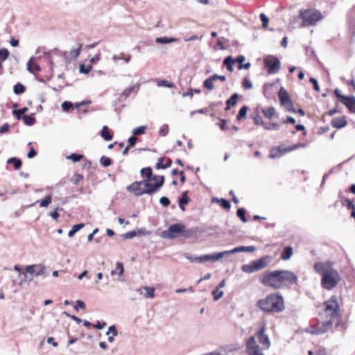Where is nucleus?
<instances>
[{
  "mask_svg": "<svg viewBox=\"0 0 355 355\" xmlns=\"http://www.w3.org/2000/svg\"><path fill=\"white\" fill-rule=\"evenodd\" d=\"M139 88L140 84H136L131 87H127L123 90L121 96L127 98L131 95V94H137V92L139 90Z\"/></svg>",
  "mask_w": 355,
  "mask_h": 355,
  "instance_id": "obj_22",
  "label": "nucleus"
},
{
  "mask_svg": "<svg viewBox=\"0 0 355 355\" xmlns=\"http://www.w3.org/2000/svg\"><path fill=\"white\" fill-rule=\"evenodd\" d=\"M149 180L136 181L126 187V190L134 194L135 196H139L144 194H153L158 185L153 187L148 184Z\"/></svg>",
  "mask_w": 355,
  "mask_h": 355,
  "instance_id": "obj_5",
  "label": "nucleus"
},
{
  "mask_svg": "<svg viewBox=\"0 0 355 355\" xmlns=\"http://www.w3.org/2000/svg\"><path fill=\"white\" fill-rule=\"evenodd\" d=\"M84 177L83 175L79 173H75L71 178L70 182L73 184H78L80 181L83 180Z\"/></svg>",
  "mask_w": 355,
  "mask_h": 355,
  "instance_id": "obj_38",
  "label": "nucleus"
},
{
  "mask_svg": "<svg viewBox=\"0 0 355 355\" xmlns=\"http://www.w3.org/2000/svg\"><path fill=\"white\" fill-rule=\"evenodd\" d=\"M256 250V248L253 245L252 246H239L233 250L223 251V256L225 254H230L236 252H253Z\"/></svg>",
  "mask_w": 355,
  "mask_h": 355,
  "instance_id": "obj_17",
  "label": "nucleus"
},
{
  "mask_svg": "<svg viewBox=\"0 0 355 355\" xmlns=\"http://www.w3.org/2000/svg\"><path fill=\"white\" fill-rule=\"evenodd\" d=\"M257 306L264 312L279 313L284 310L283 297L277 294H270L257 301Z\"/></svg>",
  "mask_w": 355,
  "mask_h": 355,
  "instance_id": "obj_2",
  "label": "nucleus"
},
{
  "mask_svg": "<svg viewBox=\"0 0 355 355\" xmlns=\"http://www.w3.org/2000/svg\"><path fill=\"white\" fill-rule=\"evenodd\" d=\"M278 275V270L268 271L260 275L259 281L266 286L272 287L275 289L281 288V284L279 283Z\"/></svg>",
  "mask_w": 355,
  "mask_h": 355,
  "instance_id": "obj_7",
  "label": "nucleus"
},
{
  "mask_svg": "<svg viewBox=\"0 0 355 355\" xmlns=\"http://www.w3.org/2000/svg\"><path fill=\"white\" fill-rule=\"evenodd\" d=\"M140 173L143 178H146V179H149L154 176L153 175V172L150 167L141 168L140 171Z\"/></svg>",
  "mask_w": 355,
  "mask_h": 355,
  "instance_id": "obj_31",
  "label": "nucleus"
},
{
  "mask_svg": "<svg viewBox=\"0 0 355 355\" xmlns=\"http://www.w3.org/2000/svg\"><path fill=\"white\" fill-rule=\"evenodd\" d=\"M266 327L265 326H262L259 331L257 333V338L259 342L263 345L266 348H269L270 345V342L268 336L265 334Z\"/></svg>",
  "mask_w": 355,
  "mask_h": 355,
  "instance_id": "obj_15",
  "label": "nucleus"
},
{
  "mask_svg": "<svg viewBox=\"0 0 355 355\" xmlns=\"http://www.w3.org/2000/svg\"><path fill=\"white\" fill-rule=\"evenodd\" d=\"M334 94L336 95V96L338 98V99L339 100V101L341 103L343 100H346V96H343L340 94V91L339 89H336L334 90Z\"/></svg>",
  "mask_w": 355,
  "mask_h": 355,
  "instance_id": "obj_56",
  "label": "nucleus"
},
{
  "mask_svg": "<svg viewBox=\"0 0 355 355\" xmlns=\"http://www.w3.org/2000/svg\"><path fill=\"white\" fill-rule=\"evenodd\" d=\"M343 205L346 206L347 207V209H354V205L352 202V200H350L349 199H345L343 201Z\"/></svg>",
  "mask_w": 355,
  "mask_h": 355,
  "instance_id": "obj_54",
  "label": "nucleus"
},
{
  "mask_svg": "<svg viewBox=\"0 0 355 355\" xmlns=\"http://www.w3.org/2000/svg\"><path fill=\"white\" fill-rule=\"evenodd\" d=\"M335 322V321L330 319H327L325 322H320L316 325L318 331L315 332L318 333V334H323L328 331Z\"/></svg>",
  "mask_w": 355,
  "mask_h": 355,
  "instance_id": "obj_16",
  "label": "nucleus"
},
{
  "mask_svg": "<svg viewBox=\"0 0 355 355\" xmlns=\"http://www.w3.org/2000/svg\"><path fill=\"white\" fill-rule=\"evenodd\" d=\"M75 309L77 310L78 309H81L83 310L85 309V304L84 302L81 301V300H77L76 302Z\"/></svg>",
  "mask_w": 355,
  "mask_h": 355,
  "instance_id": "obj_58",
  "label": "nucleus"
},
{
  "mask_svg": "<svg viewBox=\"0 0 355 355\" xmlns=\"http://www.w3.org/2000/svg\"><path fill=\"white\" fill-rule=\"evenodd\" d=\"M246 351L248 355H264L258 345L256 344L254 336L249 338L246 342Z\"/></svg>",
  "mask_w": 355,
  "mask_h": 355,
  "instance_id": "obj_13",
  "label": "nucleus"
},
{
  "mask_svg": "<svg viewBox=\"0 0 355 355\" xmlns=\"http://www.w3.org/2000/svg\"><path fill=\"white\" fill-rule=\"evenodd\" d=\"M124 272L123 265L121 262H117L116 265V270H112L111 274L112 275L118 273L119 275H122Z\"/></svg>",
  "mask_w": 355,
  "mask_h": 355,
  "instance_id": "obj_36",
  "label": "nucleus"
},
{
  "mask_svg": "<svg viewBox=\"0 0 355 355\" xmlns=\"http://www.w3.org/2000/svg\"><path fill=\"white\" fill-rule=\"evenodd\" d=\"M27 69L31 73H37L41 71V68L34 58H31L27 62Z\"/></svg>",
  "mask_w": 355,
  "mask_h": 355,
  "instance_id": "obj_19",
  "label": "nucleus"
},
{
  "mask_svg": "<svg viewBox=\"0 0 355 355\" xmlns=\"http://www.w3.org/2000/svg\"><path fill=\"white\" fill-rule=\"evenodd\" d=\"M22 119L24 122L28 125H32L35 123V118L28 115H24L22 116Z\"/></svg>",
  "mask_w": 355,
  "mask_h": 355,
  "instance_id": "obj_41",
  "label": "nucleus"
},
{
  "mask_svg": "<svg viewBox=\"0 0 355 355\" xmlns=\"http://www.w3.org/2000/svg\"><path fill=\"white\" fill-rule=\"evenodd\" d=\"M146 129V126H140L137 128H135L132 130V133L135 135H143L145 133V130Z\"/></svg>",
  "mask_w": 355,
  "mask_h": 355,
  "instance_id": "obj_49",
  "label": "nucleus"
},
{
  "mask_svg": "<svg viewBox=\"0 0 355 355\" xmlns=\"http://www.w3.org/2000/svg\"><path fill=\"white\" fill-rule=\"evenodd\" d=\"M10 53L7 49H0V61L3 62L9 57Z\"/></svg>",
  "mask_w": 355,
  "mask_h": 355,
  "instance_id": "obj_40",
  "label": "nucleus"
},
{
  "mask_svg": "<svg viewBox=\"0 0 355 355\" xmlns=\"http://www.w3.org/2000/svg\"><path fill=\"white\" fill-rule=\"evenodd\" d=\"M26 87L21 83H17L14 86V92L16 94H20L25 92Z\"/></svg>",
  "mask_w": 355,
  "mask_h": 355,
  "instance_id": "obj_43",
  "label": "nucleus"
},
{
  "mask_svg": "<svg viewBox=\"0 0 355 355\" xmlns=\"http://www.w3.org/2000/svg\"><path fill=\"white\" fill-rule=\"evenodd\" d=\"M101 136L105 140V141H111L113 139V135L111 132V130L107 125H104L102 128L101 132Z\"/></svg>",
  "mask_w": 355,
  "mask_h": 355,
  "instance_id": "obj_24",
  "label": "nucleus"
},
{
  "mask_svg": "<svg viewBox=\"0 0 355 355\" xmlns=\"http://www.w3.org/2000/svg\"><path fill=\"white\" fill-rule=\"evenodd\" d=\"M131 59L130 55H125L123 53H121L119 55H114L112 57V60L116 62L119 60H123L126 63L129 62Z\"/></svg>",
  "mask_w": 355,
  "mask_h": 355,
  "instance_id": "obj_32",
  "label": "nucleus"
},
{
  "mask_svg": "<svg viewBox=\"0 0 355 355\" xmlns=\"http://www.w3.org/2000/svg\"><path fill=\"white\" fill-rule=\"evenodd\" d=\"M343 104H344L349 112L352 113H355V96H346V100H343L341 102Z\"/></svg>",
  "mask_w": 355,
  "mask_h": 355,
  "instance_id": "obj_20",
  "label": "nucleus"
},
{
  "mask_svg": "<svg viewBox=\"0 0 355 355\" xmlns=\"http://www.w3.org/2000/svg\"><path fill=\"white\" fill-rule=\"evenodd\" d=\"M242 86L245 89H250L252 88V84L251 81L247 78H244V80H243Z\"/></svg>",
  "mask_w": 355,
  "mask_h": 355,
  "instance_id": "obj_51",
  "label": "nucleus"
},
{
  "mask_svg": "<svg viewBox=\"0 0 355 355\" xmlns=\"http://www.w3.org/2000/svg\"><path fill=\"white\" fill-rule=\"evenodd\" d=\"M309 81L313 85L314 90L319 91L320 87H319L317 80L314 78H311Z\"/></svg>",
  "mask_w": 355,
  "mask_h": 355,
  "instance_id": "obj_62",
  "label": "nucleus"
},
{
  "mask_svg": "<svg viewBox=\"0 0 355 355\" xmlns=\"http://www.w3.org/2000/svg\"><path fill=\"white\" fill-rule=\"evenodd\" d=\"M300 17L303 19L302 26H308L314 25L320 19V12L313 10L300 11Z\"/></svg>",
  "mask_w": 355,
  "mask_h": 355,
  "instance_id": "obj_8",
  "label": "nucleus"
},
{
  "mask_svg": "<svg viewBox=\"0 0 355 355\" xmlns=\"http://www.w3.org/2000/svg\"><path fill=\"white\" fill-rule=\"evenodd\" d=\"M264 116L268 119H272L275 114V109L273 107H269L263 110Z\"/></svg>",
  "mask_w": 355,
  "mask_h": 355,
  "instance_id": "obj_34",
  "label": "nucleus"
},
{
  "mask_svg": "<svg viewBox=\"0 0 355 355\" xmlns=\"http://www.w3.org/2000/svg\"><path fill=\"white\" fill-rule=\"evenodd\" d=\"M324 314L326 318L335 321L336 325L338 326L340 319V314L337 297L332 295L329 300L324 302Z\"/></svg>",
  "mask_w": 355,
  "mask_h": 355,
  "instance_id": "obj_4",
  "label": "nucleus"
},
{
  "mask_svg": "<svg viewBox=\"0 0 355 355\" xmlns=\"http://www.w3.org/2000/svg\"><path fill=\"white\" fill-rule=\"evenodd\" d=\"M92 69V65H88V66H85L84 64H80V73H88L89 71H91Z\"/></svg>",
  "mask_w": 355,
  "mask_h": 355,
  "instance_id": "obj_50",
  "label": "nucleus"
},
{
  "mask_svg": "<svg viewBox=\"0 0 355 355\" xmlns=\"http://www.w3.org/2000/svg\"><path fill=\"white\" fill-rule=\"evenodd\" d=\"M306 331L311 334L318 335V333L315 332L318 331L317 326H311L306 329Z\"/></svg>",
  "mask_w": 355,
  "mask_h": 355,
  "instance_id": "obj_59",
  "label": "nucleus"
},
{
  "mask_svg": "<svg viewBox=\"0 0 355 355\" xmlns=\"http://www.w3.org/2000/svg\"><path fill=\"white\" fill-rule=\"evenodd\" d=\"M293 252V250L292 247L288 246L285 248L283 252L281 254V259L284 261L288 260L291 257Z\"/></svg>",
  "mask_w": 355,
  "mask_h": 355,
  "instance_id": "obj_27",
  "label": "nucleus"
},
{
  "mask_svg": "<svg viewBox=\"0 0 355 355\" xmlns=\"http://www.w3.org/2000/svg\"><path fill=\"white\" fill-rule=\"evenodd\" d=\"M164 161H165L164 158H163V157L159 158L158 162L156 164V168L157 169H161V168L165 169Z\"/></svg>",
  "mask_w": 355,
  "mask_h": 355,
  "instance_id": "obj_55",
  "label": "nucleus"
},
{
  "mask_svg": "<svg viewBox=\"0 0 355 355\" xmlns=\"http://www.w3.org/2000/svg\"><path fill=\"white\" fill-rule=\"evenodd\" d=\"M28 111V108L27 107H23L21 109H19V110H15L13 111V114L14 115L16 116V118L17 119H20L21 118H22V114H24V113H26V112Z\"/></svg>",
  "mask_w": 355,
  "mask_h": 355,
  "instance_id": "obj_42",
  "label": "nucleus"
},
{
  "mask_svg": "<svg viewBox=\"0 0 355 355\" xmlns=\"http://www.w3.org/2000/svg\"><path fill=\"white\" fill-rule=\"evenodd\" d=\"M248 110V107L247 105L242 106L236 116L237 120L241 121L243 119H245L246 117Z\"/></svg>",
  "mask_w": 355,
  "mask_h": 355,
  "instance_id": "obj_33",
  "label": "nucleus"
},
{
  "mask_svg": "<svg viewBox=\"0 0 355 355\" xmlns=\"http://www.w3.org/2000/svg\"><path fill=\"white\" fill-rule=\"evenodd\" d=\"M235 63V60L232 59L231 56H227L223 60V65H225L230 71H233V64Z\"/></svg>",
  "mask_w": 355,
  "mask_h": 355,
  "instance_id": "obj_30",
  "label": "nucleus"
},
{
  "mask_svg": "<svg viewBox=\"0 0 355 355\" xmlns=\"http://www.w3.org/2000/svg\"><path fill=\"white\" fill-rule=\"evenodd\" d=\"M144 288L146 291L145 297L146 298H153L155 297V288L145 286Z\"/></svg>",
  "mask_w": 355,
  "mask_h": 355,
  "instance_id": "obj_35",
  "label": "nucleus"
},
{
  "mask_svg": "<svg viewBox=\"0 0 355 355\" xmlns=\"http://www.w3.org/2000/svg\"><path fill=\"white\" fill-rule=\"evenodd\" d=\"M216 79L222 80V76L214 75L210 78L206 79L203 83L204 87L209 90H211L212 89H214V81L216 80Z\"/></svg>",
  "mask_w": 355,
  "mask_h": 355,
  "instance_id": "obj_23",
  "label": "nucleus"
},
{
  "mask_svg": "<svg viewBox=\"0 0 355 355\" xmlns=\"http://www.w3.org/2000/svg\"><path fill=\"white\" fill-rule=\"evenodd\" d=\"M270 261V257L266 256L252 261L250 264H245L242 266L241 270L246 273H253L266 268Z\"/></svg>",
  "mask_w": 355,
  "mask_h": 355,
  "instance_id": "obj_6",
  "label": "nucleus"
},
{
  "mask_svg": "<svg viewBox=\"0 0 355 355\" xmlns=\"http://www.w3.org/2000/svg\"><path fill=\"white\" fill-rule=\"evenodd\" d=\"M44 267L42 265H31L25 268L22 274L24 275H26V273L35 274L37 276L42 275L44 273Z\"/></svg>",
  "mask_w": 355,
  "mask_h": 355,
  "instance_id": "obj_14",
  "label": "nucleus"
},
{
  "mask_svg": "<svg viewBox=\"0 0 355 355\" xmlns=\"http://www.w3.org/2000/svg\"><path fill=\"white\" fill-rule=\"evenodd\" d=\"M145 180H149L148 184L153 187L155 185H159L156 187V189L155 190V193L164 184V177L163 175H154L153 177L149 179H146Z\"/></svg>",
  "mask_w": 355,
  "mask_h": 355,
  "instance_id": "obj_18",
  "label": "nucleus"
},
{
  "mask_svg": "<svg viewBox=\"0 0 355 355\" xmlns=\"http://www.w3.org/2000/svg\"><path fill=\"white\" fill-rule=\"evenodd\" d=\"M347 121L345 116L334 118L331 120V125L336 128H342L347 125Z\"/></svg>",
  "mask_w": 355,
  "mask_h": 355,
  "instance_id": "obj_21",
  "label": "nucleus"
},
{
  "mask_svg": "<svg viewBox=\"0 0 355 355\" xmlns=\"http://www.w3.org/2000/svg\"><path fill=\"white\" fill-rule=\"evenodd\" d=\"M189 198L187 196V191L184 192L182 194L181 198L179 200V207L182 210L184 211V206L189 203Z\"/></svg>",
  "mask_w": 355,
  "mask_h": 355,
  "instance_id": "obj_26",
  "label": "nucleus"
},
{
  "mask_svg": "<svg viewBox=\"0 0 355 355\" xmlns=\"http://www.w3.org/2000/svg\"><path fill=\"white\" fill-rule=\"evenodd\" d=\"M260 19L262 21L263 26L265 28L267 27L269 22L268 17L265 14L261 13L260 15Z\"/></svg>",
  "mask_w": 355,
  "mask_h": 355,
  "instance_id": "obj_53",
  "label": "nucleus"
},
{
  "mask_svg": "<svg viewBox=\"0 0 355 355\" xmlns=\"http://www.w3.org/2000/svg\"><path fill=\"white\" fill-rule=\"evenodd\" d=\"M137 141V138L135 136H132L128 139V146L132 147L134 146Z\"/></svg>",
  "mask_w": 355,
  "mask_h": 355,
  "instance_id": "obj_60",
  "label": "nucleus"
},
{
  "mask_svg": "<svg viewBox=\"0 0 355 355\" xmlns=\"http://www.w3.org/2000/svg\"><path fill=\"white\" fill-rule=\"evenodd\" d=\"M245 209H243V208H239V209H238V210H237V213H236L237 216H238L239 218H241V220L243 223L247 222V219H246V217H245Z\"/></svg>",
  "mask_w": 355,
  "mask_h": 355,
  "instance_id": "obj_47",
  "label": "nucleus"
},
{
  "mask_svg": "<svg viewBox=\"0 0 355 355\" xmlns=\"http://www.w3.org/2000/svg\"><path fill=\"white\" fill-rule=\"evenodd\" d=\"M157 85L159 87H166L168 88H173L175 87V85L172 83H170L165 80H157Z\"/></svg>",
  "mask_w": 355,
  "mask_h": 355,
  "instance_id": "obj_44",
  "label": "nucleus"
},
{
  "mask_svg": "<svg viewBox=\"0 0 355 355\" xmlns=\"http://www.w3.org/2000/svg\"><path fill=\"white\" fill-rule=\"evenodd\" d=\"M254 121L256 125H265L261 116L259 115L254 117Z\"/></svg>",
  "mask_w": 355,
  "mask_h": 355,
  "instance_id": "obj_61",
  "label": "nucleus"
},
{
  "mask_svg": "<svg viewBox=\"0 0 355 355\" xmlns=\"http://www.w3.org/2000/svg\"><path fill=\"white\" fill-rule=\"evenodd\" d=\"M314 270L322 276L321 285L327 290L336 287L340 280L338 271L333 268L330 261L316 262Z\"/></svg>",
  "mask_w": 355,
  "mask_h": 355,
  "instance_id": "obj_1",
  "label": "nucleus"
},
{
  "mask_svg": "<svg viewBox=\"0 0 355 355\" xmlns=\"http://www.w3.org/2000/svg\"><path fill=\"white\" fill-rule=\"evenodd\" d=\"M185 257L191 262H215L222 258V252H218L212 254H205L200 257H193L191 254H186Z\"/></svg>",
  "mask_w": 355,
  "mask_h": 355,
  "instance_id": "obj_10",
  "label": "nucleus"
},
{
  "mask_svg": "<svg viewBox=\"0 0 355 355\" xmlns=\"http://www.w3.org/2000/svg\"><path fill=\"white\" fill-rule=\"evenodd\" d=\"M159 202L164 207H168L170 204V200L167 197L163 196L159 199Z\"/></svg>",
  "mask_w": 355,
  "mask_h": 355,
  "instance_id": "obj_57",
  "label": "nucleus"
},
{
  "mask_svg": "<svg viewBox=\"0 0 355 355\" xmlns=\"http://www.w3.org/2000/svg\"><path fill=\"white\" fill-rule=\"evenodd\" d=\"M220 287H222V282H220L216 288L212 291V295L215 300H217L222 297V291H219V288Z\"/></svg>",
  "mask_w": 355,
  "mask_h": 355,
  "instance_id": "obj_37",
  "label": "nucleus"
},
{
  "mask_svg": "<svg viewBox=\"0 0 355 355\" xmlns=\"http://www.w3.org/2000/svg\"><path fill=\"white\" fill-rule=\"evenodd\" d=\"M83 157V155L72 153L70 155L67 157V159H71L73 162H79Z\"/></svg>",
  "mask_w": 355,
  "mask_h": 355,
  "instance_id": "obj_46",
  "label": "nucleus"
},
{
  "mask_svg": "<svg viewBox=\"0 0 355 355\" xmlns=\"http://www.w3.org/2000/svg\"><path fill=\"white\" fill-rule=\"evenodd\" d=\"M7 164H12L15 170H19L22 165V162L17 157H11L7 160Z\"/></svg>",
  "mask_w": 355,
  "mask_h": 355,
  "instance_id": "obj_28",
  "label": "nucleus"
},
{
  "mask_svg": "<svg viewBox=\"0 0 355 355\" xmlns=\"http://www.w3.org/2000/svg\"><path fill=\"white\" fill-rule=\"evenodd\" d=\"M49 215L55 220H57L60 216V214L58 212V209H55L54 211H51L49 213Z\"/></svg>",
  "mask_w": 355,
  "mask_h": 355,
  "instance_id": "obj_64",
  "label": "nucleus"
},
{
  "mask_svg": "<svg viewBox=\"0 0 355 355\" xmlns=\"http://www.w3.org/2000/svg\"><path fill=\"white\" fill-rule=\"evenodd\" d=\"M112 334L113 336H116L117 331L114 326H110L108 329V331L107 332V334Z\"/></svg>",
  "mask_w": 355,
  "mask_h": 355,
  "instance_id": "obj_63",
  "label": "nucleus"
},
{
  "mask_svg": "<svg viewBox=\"0 0 355 355\" xmlns=\"http://www.w3.org/2000/svg\"><path fill=\"white\" fill-rule=\"evenodd\" d=\"M100 162L103 166L105 167L110 166L112 163V159L105 156L101 157V158L100 159Z\"/></svg>",
  "mask_w": 355,
  "mask_h": 355,
  "instance_id": "obj_45",
  "label": "nucleus"
},
{
  "mask_svg": "<svg viewBox=\"0 0 355 355\" xmlns=\"http://www.w3.org/2000/svg\"><path fill=\"white\" fill-rule=\"evenodd\" d=\"M264 128L266 130H278L279 129V125L276 123H271L269 125H264Z\"/></svg>",
  "mask_w": 355,
  "mask_h": 355,
  "instance_id": "obj_52",
  "label": "nucleus"
},
{
  "mask_svg": "<svg viewBox=\"0 0 355 355\" xmlns=\"http://www.w3.org/2000/svg\"><path fill=\"white\" fill-rule=\"evenodd\" d=\"M91 103L92 101L90 100L83 101L80 103H76L75 105H73V108H76V110H78L80 111L83 110V112L85 113L87 112V109L85 107L88 106Z\"/></svg>",
  "mask_w": 355,
  "mask_h": 355,
  "instance_id": "obj_25",
  "label": "nucleus"
},
{
  "mask_svg": "<svg viewBox=\"0 0 355 355\" xmlns=\"http://www.w3.org/2000/svg\"><path fill=\"white\" fill-rule=\"evenodd\" d=\"M278 96L282 105L288 112H295L296 110L293 107V102L291 100L286 90L282 87L278 92Z\"/></svg>",
  "mask_w": 355,
  "mask_h": 355,
  "instance_id": "obj_11",
  "label": "nucleus"
},
{
  "mask_svg": "<svg viewBox=\"0 0 355 355\" xmlns=\"http://www.w3.org/2000/svg\"><path fill=\"white\" fill-rule=\"evenodd\" d=\"M61 107L64 112H69L70 109L73 108V104L69 101H64L62 103Z\"/></svg>",
  "mask_w": 355,
  "mask_h": 355,
  "instance_id": "obj_48",
  "label": "nucleus"
},
{
  "mask_svg": "<svg viewBox=\"0 0 355 355\" xmlns=\"http://www.w3.org/2000/svg\"><path fill=\"white\" fill-rule=\"evenodd\" d=\"M239 98V95L236 93H234L230 98H229L226 101V107L225 110H229L231 107L234 106L236 104L237 99Z\"/></svg>",
  "mask_w": 355,
  "mask_h": 355,
  "instance_id": "obj_29",
  "label": "nucleus"
},
{
  "mask_svg": "<svg viewBox=\"0 0 355 355\" xmlns=\"http://www.w3.org/2000/svg\"><path fill=\"white\" fill-rule=\"evenodd\" d=\"M265 65L268 68V73L269 74L277 73L281 67V62L274 55H268L264 60Z\"/></svg>",
  "mask_w": 355,
  "mask_h": 355,
  "instance_id": "obj_12",
  "label": "nucleus"
},
{
  "mask_svg": "<svg viewBox=\"0 0 355 355\" xmlns=\"http://www.w3.org/2000/svg\"><path fill=\"white\" fill-rule=\"evenodd\" d=\"M52 198L51 196L48 195L40 201V206L41 207H46L49 204L51 203Z\"/></svg>",
  "mask_w": 355,
  "mask_h": 355,
  "instance_id": "obj_39",
  "label": "nucleus"
},
{
  "mask_svg": "<svg viewBox=\"0 0 355 355\" xmlns=\"http://www.w3.org/2000/svg\"><path fill=\"white\" fill-rule=\"evenodd\" d=\"M279 283L281 284V288L285 285L295 284L297 282L298 278L297 275L289 270H279Z\"/></svg>",
  "mask_w": 355,
  "mask_h": 355,
  "instance_id": "obj_9",
  "label": "nucleus"
},
{
  "mask_svg": "<svg viewBox=\"0 0 355 355\" xmlns=\"http://www.w3.org/2000/svg\"><path fill=\"white\" fill-rule=\"evenodd\" d=\"M196 234L193 229H187L183 223L171 225L168 230L162 232L163 239H174L179 237L190 238Z\"/></svg>",
  "mask_w": 355,
  "mask_h": 355,
  "instance_id": "obj_3",
  "label": "nucleus"
}]
</instances>
